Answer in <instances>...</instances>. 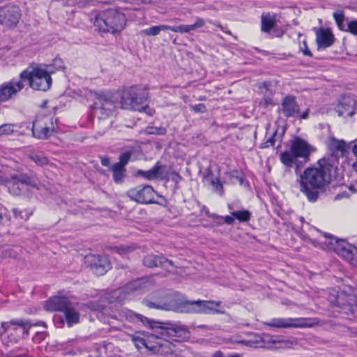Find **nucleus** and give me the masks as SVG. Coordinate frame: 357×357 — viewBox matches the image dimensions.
<instances>
[{"label": "nucleus", "mask_w": 357, "mask_h": 357, "mask_svg": "<svg viewBox=\"0 0 357 357\" xmlns=\"http://www.w3.org/2000/svg\"><path fill=\"white\" fill-rule=\"evenodd\" d=\"M110 161L108 158H101V164L105 167H108L109 165Z\"/></svg>", "instance_id": "4d7b16f0"}, {"label": "nucleus", "mask_w": 357, "mask_h": 357, "mask_svg": "<svg viewBox=\"0 0 357 357\" xmlns=\"http://www.w3.org/2000/svg\"><path fill=\"white\" fill-rule=\"evenodd\" d=\"M154 195V189L149 185L135 188L128 192L131 199L142 204L153 203Z\"/></svg>", "instance_id": "4468645a"}, {"label": "nucleus", "mask_w": 357, "mask_h": 357, "mask_svg": "<svg viewBox=\"0 0 357 357\" xmlns=\"http://www.w3.org/2000/svg\"><path fill=\"white\" fill-rule=\"evenodd\" d=\"M354 100L351 98H344L337 107L336 111L339 116H351L355 113Z\"/></svg>", "instance_id": "5701e85b"}, {"label": "nucleus", "mask_w": 357, "mask_h": 357, "mask_svg": "<svg viewBox=\"0 0 357 357\" xmlns=\"http://www.w3.org/2000/svg\"><path fill=\"white\" fill-rule=\"evenodd\" d=\"M353 152L354 155L357 157V144H356L353 148Z\"/></svg>", "instance_id": "0e129e2a"}, {"label": "nucleus", "mask_w": 357, "mask_h": 357, "mask_svg": "<svg viewBox=\"0 0 357 357\" xmlns=\"http://www.w3.org/2000/svg\"><path fill=\"white\" fill-rule=\"evenodd\" d=\"M119 94L117 91H101L95 95L93 112L99 118L110 116L119 106Z\"/></svg>", "instance_id": "20e7f679"}, {"label": "nucleus", "mask_w": 357, "mask_h": 357, "mask_svg": "<svg viewBox=\"0 0 357 357\" xmlns=\"http://www.w3.org/2000/svg\"><path fill=\"white\" fill-rule=\"evenodd\" d=\"M188 337L186 326L158 321V355L175 357V346L172 341H179Z\"/></svg>", "instance_id": "f03ea898"}, {"label": "nucleus", "mask_w": 357, "mask_h": 357, "mask_svg": "<svg viewBox=\"0 0 357 357\" xmlns=\"http://www.w3.org/2000/svg\"><path fill=\"white\" fill-rule=\"evenodd\" d=\"M86 260L96 275H104L111 268L110 261L106 256L89 255Z\"/></svg>", "instance_id": "2eb2a0df"}, {"label": "nucleus", "mask_w": 357, "mask_h": 357, "mask_svg": "<svg viewBox=\"0 0 357 357\" xmlns=\"http://www.w3.org/2000/svg\"><path fill=\"white\" fill-rule=\"evenodd\" d=\"M354 257H355V259H354V261L352 262V265H354V266H357V249H356V253H355Z\"/></svg>", "instance_id": "052dcab7"}, {"label": "nucleus", "mask_w": 357, "mask_h": 357, "mask_svg": "<svg viewBox=\"0 0 357 357\" xmlns=\"http://www.w3.org/2000/svg\"><path fill=\"white\" fill-rule=\"evenodd\" d=\"M13 132V126L11 124H3L0 126V135H9Z\"/></svg>", "instance_id": "49530a36"}, {"label": "nucleus", "mask_w": 357, "mask_h": 357, "mask_svg": "<svg viewBox=\"0 0 357 357\" xmlns=\"http://www.w3.org/2000/svg\"><path fill=\"white\" fill-rule=\"evenodd\" d=\"M52 71L48 70L42 67H36L31 71L24 70L20 74V79L27 80L29 86L34 90L47 91L52 85L51 73Z\"/></svg>", "instance_id": "0eeeda50"}, {"label": "nucleus", "mask_w": 357, "mask_h": 357, "mask_svg": "<svg viewBox=\"0 0 357 357\" xmlns=\"http://www.w3.org/2000/svg\"><path fill=\"white\" fill-rule=\"evenodd\" d=\"M316 321L310 318H275L266 322L265 324L276 328H310Z\"/></svg>", "instance_id": "1a4fd4ad"}, {"label": "nucleus", "mask_w": 357, "mask_h": 357, "mask_svg": "<svg viewBox=\"0 0 357 357\" xmlns=\"http://www.w3.org/2000/svg\"><path fill=\"white\" fill-rule=\"evenodd\" d=\"M211 357H240L239 354H233L228 356H225L224 354L220 351H217L212 354Z\"/></svg>", "instance_id": "864d4df0"}, {"label": "nucleus", "mask_w": 357, "mask_h": 357, "mask_svg": "<svg viewBox=\"0 0 357 357\" xmlns=\"http://www.w3.org/2000/svg\"><path fill=\"white\" fill-rule=\"evenodd\" d=\"M142 110L139 111L140 112H144L145 113H146L148 115H150V116H152L155 113V109H154L150 108L146 105H144L143 102L142 103Z\"/></svg>", "instance_id": "de8ad7c7"}, {"label": "nucleus", "mask_w": 357, "mask_h": 357, "mask_svg": "<svg viewBox=\"0 0 357 357\" xmlns=\"http://www.w3.org/2000/svg\"><path fill=\"white\" fill-rule=\"evenodd\" d=\"M308 116H309V109H307L305 112H304L301 114V119H307L308 118Z\"/></svg>", "instance_id": "bf43d9fd"}, {"label": "nucleus", "mask_w": 357, "mask_h": 357, "mask_svg": "<svg viewBox=\"0 0 357 357\" xmlns=\"http://www.w3.org/2000/svg\"><path fill=\"white\" fill-rule=\"evenodd\" d=\"M170 178L172 181H175L176 183H178V181H180L181 178L180 175L176 172H172L170 174Z\"/></svg>", "instance_id": "5fc2aeb1"}, {"label": "nucleus", "mask_w": 357, "mask_h": 357, "mask_svg": "<svg viewBox=\"0 0 357 357\" xmlns=\"http://www.w3.org/2000/svg\"><path fill=\"white\" fill-rule=\"evenodd\" d=\"M169 29L174 32H179V33H190L188 30V26L187 24H182L178 26H174L172 27L165 26H158V32L161 29Z\"/></svg>", "instance_id": "e433bc0d"}, {"label": "nucleus", "mask_w": 357, "mask_h": 357, "mask_svg": "<svg viewBox=\"0 0 357 357\" xmlns=\"http://www.w3.org/2000/svg\"><path fill=\"white\" fill-rule=\"evenodd\" d=\"M231 214L240 222H247L251 218V213L248 210L233 211Z\"/></svg>", "instance_id": "473e14b6"}, {"label": "nucleus", "mask_w": 357, "mask_h": 357, "mask_svg": "<svg viewBox=\"0 0 357 357\" xmlns=\"http://www.w3.org/2000/svg\"><path fill=\"white\" fill-rule=\"evenodd\" d=\"M344 197V194H342V195L339 194V195H337L335 197V199H340V198H342V197Z\"/></svg>", "instance_id": "338daca9"}, {"label": "nucleus", "mask_w": 357, "mask_h": 357, "mask_svg": "<svg viewBox=\"0 0 357 357\" xmlns=\"http://www.w3.org/2000/svg\"><path fill=\"white\" fill-rule=\"evenodd\" d=\"M165 132V130L164 128H158V135H162Z\"/></svg>", "instance_id": "680f3d73"}, {"label": "nucleus", "mask_w": 357, "mask_h": 357, "mask_svg": "<svg viewBox=\"0 0 357 357\" xmlns=\"http://www.w3.org/2000/svg\"><path fill=\"white\" fill-rule=\"evenodd\" d=\"M52 130L47 126H43L39 121H34L32 128V133L33 137L44 139H47L52 135Z\"/></svg>", "instance_id": "bb28decb"}, {"label": "nucleus", "mask_w": 357, "mask_h": 357, "mask_svg": "<svg viewBox=\"0 0 357 357\" xmlns=\"http://www.w3.org/2000/svg\"><path fill=\"white\" fill-rule=\"evenodd\" d=\"M335 22L340 30H344V16L342 11L337 10L333 13Z\"/></svg>", "instance_id": "4c0bfd02"}, {"label": "nucleus", "mask_w": 357, "mask_h": 357, "mask_svg": "<svg viewBox=\"0 0 357 357\" xmlns=\"http://www.w3.org/2000/svg\"><path fill=\"white\" fill-rule=\"evenodd\" d=\"M3 220V208L0 207V224Z\"/></svg>", "instance_id": "e2e57ef3"}, {"label": "nucleus", "mask_w": 357, "mask_h": 357, "mask_svg": "<svg viewBox=\"0 0 357 357\" xmlns=\"http://www.w3.org/2000/svg\"><path fill=\"white\" fill-rule=\"evenodd\" d=\"M204 25H205V21L202 18L197 17L195 22L194 24L188 25L189 32L195 31L198 28H202Z\"/></svg>", "instance_id": "ea45409f"}, {"label": "nucleus", "mask_w": 357, "mask_h": 357, "mask_svg": "<svg viewBox=\"0 0 357 357\" xmlns=\"http://www.w3.org/2000/svg\"><path fill=\"white\" fill-rule=\"evenodd\" d=\"M165 307L167 309H174V311L181 313H193L192 312V301H182L180 300L179 303H177L174 298L170 299L168 304L165 305Z\"/></svg>", "instance_id": "aec40b11"}, {"label": "nucleus", "mask_w": 357, "mask_h": 357, "mask_svg": "<svg viewBox=\"0 0 357 357\" xmlns=\"http://www.w3.org/2000/svg\"><path fill=\"white\" fill-rule=\"evenodd\" d=\"M144 264L149 268L156 266V257L154 255H148L144 259Z\"/></svg>", "instance_id": "c03bdc74"}, {"label": "nucleus", "mask_w": 357, "mask_h": 357, "mask_svg": "<svg viewBox=\"0 0 357 357\" xmlns=\"http://www.w3.org/2000/svg\"><path fill=\"white\" fill-rule=\"evenodd\" d=\"M6 185L10 194L18 196L24 192L28 188L40 190V183L35 175L26 174H13L7 178Z\"/></svg>", "instance_id": "6e6552de"}, {"label": "nucleus", "mask_w": 357, "mask_h": 357, "mask_svg": "<svg viewBox=\"0 0 357 357\" xmlns=\"http://www.w3.org/2000/svg\"><path fill=\"white\" fill-rule=\"evenodd\" d=\"M130 159V153L129 152H126L122 153L119 158V162L115 163V165H120L121 167H123L129 162Z\"/></svg>", "instance_id": "a18cd8bd"}, {"label": "nucleus", "mask_w": 357, "mask_h": 357, "mask_svg": "<svg viewBox=\"0 0 357 357\" xmlns=\"http://www.w3.org/2000/svg\"><path fill=\"white\" fill-rule=\"evenodd\" d=\"M65 316L68 327L79 322V313L75 307L70 302L62 312Z\"/></svg>", "instance_id": "4be33fe9"}, {"label": "nucleus", "mask_w": 357, "mask_h": 357, "mask_svg": "<svg viewBox=\"0 0 357 357\" xmlns=\"http://www.w3.org/2000/svg\"><path fill=\"white\" fill-rule=\"evenodd\" d=\"M126 15L119 9L109 8L99 13L94 25L100 32L116 33L121 32L126 25Z\"/></svg>", "instance_id": "7ed1b4c3"}, {"label": "nucleus", "mask_w": 357, "mask_h": 357, "mask_svg": "<svg viewBox=\"0 0 357 357\" xmlns=\"http://www.w3.org/2000/svg\"><path fill=\"white\" fill-rule=\"evenodd\" d=\"M329 301L332 305L341 308L346 314L354 313L357 306V297L354 294H347L344 291L331 295Z\"/></svg>", "instance_id": "9b49d317"}, {"label": "nucleus", "mask_w": 357, "mask_h": 357, "mask_svg": "<svg viewBox=\"0 0 357 357\" xmlns=\"http://www.w3.org/2000/svg\"><path fill=\"white\" fill-rule=\"evenodd\" d=\"M31 324L29 321H24L22 320H15L9 322H3L1 324V328L3 333H8L13 335L17 333L18 336L27 335L31 327Z\"/></svg>", "instance_id": "dca6fc26"}, {"label": "nucleus", "mask_w": 357, "mask_h": 357, "mask_svg": "<svg viewBox=\"0 0 357 357\" xmlns=\"http://www.w3.org/2000/svg\"><path fill=\"white\" fill-rule=\"evenodd\" d=\"M203 182L208 185L211 186L213 192L219 194L220 195H223V186L220 183L219 178L214 176L211 170H208L206 175L203 177Z\"/></svg>", "instance_id": "412c9836"}, {"label": "nucleus", "mask_w": 357, "mask_h": 357, "mask_svg": "<svg viewBox=\"0 0 357 357\" xmlns=\"http://www.w3.org/2000/svg\"><path fill=\"white\" fill-rule=\"evenodd\" d=\"M282 105L283 113L287 117L292 116L299 112V107L294 97L287 96L284 99Z\"/></svg>", "instance_id": "b1692460"}, {"label": "nucleus", "mask_w": 357, "mask_h": 357, "mask_svg": "<svg viewBox=\"0 0 357 357\" xmlns=\"http://www.w3.org/2000/svg\"><path fill=\"white\" fill-rule=\"evenodd\" d=\"M277 139L280 142L281 137L278 135L277 132H275L266 141L261 144L260 148L266 149L270 146H274L275 142Z\"/></svg>", "instance_id": "c9c22d12"}, {"label": "nucleus", "mask_w": 357, "mask_h": 357, "mask_svg": "<svg viewBox=\"0 0 357 357\" xmlns=\"http://www.w3.org/2000/svg\"><path fill=\"white\" fill-rule=\"evenodd\" d=\"M221 303V301H204L202 314H225V311L222 308H215L213 307V305L220 307Z\"/></svg>", "instance_id": "c85d7f7f"}, {"label": "nucleus", "mask_w": 357, "mask_h": 357, "mask_svg": "<svg viewBox=\"0 0 357 357\" xmlns=\"http://www.w3.org/2000/svg\"><path fill=\"white\" fill-rule=\"evenodd\" d=\"M275 17L270 15H261V31L269 32L275 25Z\"/></svg>", "instance_id": "7c9ffc66"}, {"label": "nucleus", "mask_w": 357, "mask_h": 357, "mask_svg": "<svg viewBox=\"0 0 357 357\" xmlns=\"http://www.w3.org/2000/svg\"><path fill=\"white\" fill-rule=\"evenodd\" d=\"M136 174L148 180L154 179L156 178V165L148 171L138 170Z\"/></svg>", "instance_id": "f704fd0d"}, {"label": "nucleus", "mask_w": 357, "mask_h": 357, "mask_svg": "<svg viewBox=\"0 0 357 357\" xmlns=\"http://www.w3.org/2000/svg\"><path fill=\"white\" fill-rule=\"evenodd\" d=\"M353 168L354 169V170L357 172V161L356 162L354 163L353 165Z\"/></svg>", "instance_id": "774afa93"}, {"label": "nucleus", "mask_w": 357, "mask_h": 357, "mask_svg": "<svg viewBox=\"0 0 357 357\" xmlns=\"http://www.w3.org/2000/svg\"><path fill=\"white\" fill-rule=\"evenodd\" d=\"M142 33H144L146 35L155 36L156 35V26H153L149 29H144L142 31Z\"/></svg>", "instance_id": "603ef678"}, {"label": "nucleus", "mask_w": 357, "mask_h": 357, "mask_svg": "<svg viewBox=\"0 0 357 357\" xmlns=\"http://www.w3.org/2000/svg\"><path fill=\"white\" fill-rule=\"evenodd\" d=\"M312 151V146L305 140L295 137L291 141L289 150L280 154V160L284 165L291 167L298 158L307 160Z\"/></svg>", "instance_id": "39448f33"}, {"label": "nucleus", "mask_w": 357, "mask_h": 357, "mask_svg": "<svg viewBox=\"0 0 357 357\" xmlns=\"http://www.w3.org/2000/svg\"><path fill=\"white\" fill-rule=\"evenodd\" d=\"M320 243L324 249L333 250L340 257L351 264L355 259L354 255L357 248L342 239H338L331 235L324 234L323 238L320 239Z\"/></svg>", "instance_id": "423d86ee"}, {"label": "nucleus", "mask_w": 357, "mask_h": 357, "mask_svg": "<svg viewBox=\"0 0 357 357\" xmlns=\"http://www.w3.org/2000/svg\"><path fill=\"white\" fill-rule=\"evenodd\" d=\"M130 250V248H126V249H120L119 250H121V252H119L120 254H122V253H124L126 251H128Z\"/></svg>", "instance_id": "69168bd1"}, {"label": "nucleus", "mask_w": 357, "mask_h": 357, "mask_svg": "<svg viewBox=\"0 0 357 357\" xmlns=\"http://www.w3.org/2000/svg\"><path fill=\"white\" fill-rule=\"evenodd\" d=\"M140 280H135L127 284L121 289H116L112 292V297L119 302H122L130 294L140 289Z\"/></svg>", "instance_id": "f3484780"}, {"label": "nucleus", "mask_w": 357, "mask_h": 357, "mask_svg": "<svg viewBox=\"0 0 357 357\" xmlns=\"http://www.w3.org/2000/svg\"><path fill=\"white\" fill-rule=\"evenodd\" d=\"M21 17L20 8L15 5L8 4L0 8V23L6 26H15Z\"/></svg>", "instance_id": "f8f14e48"}, {"label": "nucleus", "mask_w": 357, "mask_h": 357, "mask_svg": "<svg viewBox=\"0 0 357 357\" xmlns=\"http://www.w3.org/2000/svg\"><path fill=\"white\" fill-rule=\"evenodd\" d=\"M69 303L66 297L53 296L45 303L44 307L45 310L50 312H63Z\"/></svg>", "instance_id": "a211bd4d"}, {"label": "nucleus", "mask_w": 357, "mask_h": 357, "mask_svg": "<svg viewBox=\"0 0 357 357\" xmlns=\"http://www.w3.org/2000/svg\"><path fill=\"white\" fill-rule=\"evenodd\" d=\"M328 149L331 151L332 155L338 156L342 155L347 150V146L344 141L337 140L333 137L331 138L328 143Z\"/></svg>", "instance_id": "a878e982"}, {"label": "nucleus", "mask_w": 357, "mask_h": 357, "mask_svg": "<svg viewBox=\"0 0 357 357\" xmlns=\"http://www.w3.org/2000/svg\"><path fill=\"white\" fill-rule=\"evenodd\" d=\"M29 158L39 166L47 165L49 162L48 158L43 154L32 153L29 155Z\"/></svg>", "instance_id": "72a5a7b5"}, {"label": "nucleus", "mask_w": 357, "mask_h": 357, "mask_svg": "<svg viewBox=\"0 0 357 357\" xmlns=\"http://www.w3.org/2000/svg\"><path fill=\"white\" fill-rule=\"evenodd\" d=\"M316 40L320 47H328L335 40L334 36L328 29L321 28L316 33Z\"/></svg>", "instance_id": "6ab92c4d"}, {"label": "nucleus", "mask_w": 357, "mask_h": 357, "mask_svg": "<svg viewBox=\"0 0 357 357\" xmlns=\"http://www.w3.org/2000/svg\"><path fill=\"white\" fill-rule=\"evenodd\" d=\"M113 172V178L115 183H121L125 176L126 169L123 167H121L120 165H114L112 167Z\"/></svg>", "instance_id": "2f4dec72"}, {"label": "nucleus", "mask_w": 357, "mask_h": 357, "mask_svg": "<svg viewBox=\"0 0 357 357\" xmlns=\"http://www.w3.org/2000/svg\"><path fill=\"white\" fill-rule=\"evenodd\" d=\"M172 298H174L177 303H178L181 300L179 298V294L171 290H168L164 294H160L159 296V301H158V309L174 311V309H167L165 307V305L169 303Z\"/></svg>", "instance_id": "393cba45"}, {"label": "nucleus", "mask_w": 357, "mask_h": 357, "mask_svg": "<svg viewBox=\"0 0 357 357\" xmlns=\"http://www.w3.org/2000/svg\"><path fill=\"white\" fill-rule=\"evenodd\" d=\"M127 318L130 321L133 322H141L144 326H148L149 328H153L155 322L149 319L148 318L139 314H135L132 311H129L127 314Z\"/></svg>", "instance_id": "c756f323"}, {"label": "nucleus", "mask_w": 357, "mask_h": 357, "mask_svg": "<svg viewBox=\"0 0 357 357\" xmlns=\"http://www.w3.org/2000/svg\"><path fill=\"white\" fill-rule=\"evenodd\" d=\"M119 94L121 97L119 106L121 108L135 111L142 110V98L139 97L136 87L126 88Z\"/></svg>", "instance_id": "9d476101"}, {"label": "nucleus", "mask_w": 357, "mask_h": 357, "mask_svg": "<svg viewBox=\"0 0 357 357\" xmlns=\"http://www.w3.org/2000/svg\"><path fill=\"white\" fill-rule=\"evenodd\" d=\"M24 87L23 81L20 79H12L0 86V103L13 99Z\"/></svg>", "instance_id": "ddd939ff"}, {"label": "nucleus", "mask_w": 357, "mask_h": 357, "mask_svg": "<svg viewBox=\"0 0 357 357\" xmlns=\"http://www.w3.org/2000/svg\"><path fill=\"white\" fill-rule=\"evenodd\" d=\"M333 166L326 160L319 162L317 167L306 169L300 178L301 191L310 202H315L319 190L323 189L331 181Z\"/></svg>", "instance_id": "f257e3e1"}, {"label": "nucleus", "mask_w": 357, "mask_h": 357, "mask_svg": "<svg viewBox=\"0 0 357 357\" xmlns=\"http://www.w3.org/2000/svg\"><path fill=\"white\" fill-rule=\"evenodd\" d=\"M53 65L56 67V70H61L63 68V61L61 59H55L53 61Z\"/></svg>", "instance_id": "8fccbe9b"}, {"label": "nucleus", "mask_w": 357, "mask_h": 357, "mask_svg": "<svg viewBox=\"0 0 357 357\" xmlns=\"http://www.w3.org/2000/svg\"><path fill=\"white\" fill-rule=\"evenodd\" d=\"M192 305H193V313H197V314H202L203 312V305H204V301L203 300H197V301H192Z\"/></svg>", "instance_id": "79ce46f5"}, {"label": "nucleus", "mask_w": 357, "mask_h": 357, "mask_svg": "<svg viewBox=\"0 0 357 357\" xmlns=\"http://www.w3.org/2000/svg\"><path fill=\"white\" fill-rule=\"evenodd\" d=\"M144 133L145 135H155L156 133V127L155 126H148L144 130Z\"/></svg>", "instance_id": "3c124183"}, {"label": "nucleus", "mask_w": 357, "mask_h": 357, "mask_svg": "<svg viewBox=\"0 0 357 357\" xmlns=\"http://www.w3.org/2000/svg\"><path fill=\"white\" fill-rule=\"evenodd\" d=\"M192 109L195 112H204L206 110V107L204 104L200 103L192 106Z\"/></svg>", "instance_id": "09e8293b"}, {"label": "nucleus", "mask_w": 357, "mask_h": 357, "mask_svg": "<svg viewBox=\"0 0 357 357\" xmlns=\"http://www.w3.org/2000/svg\"><path fill=\"white\" fill-rule=\"evenodd\" d=\"M12 211H13L15 217L17 218H20V219H22V220H26L29 217V215L28 212L26 211H22V210H20L18 208H13L12 209Z\"/></svg>", "instance_id": "a19ab883"}, {"label": "nucleus", "mask_w": 357, "mask_h": 357, "mask_svg": "<svg viewBox=\"0 0 357 357\" xmlns=\"http://www.w3.org/2000/svg\"><path fill=\"white\" fill-rule=\"evenodd\" d=\"M160 268L163 271H158V275L165 276L166 273H172L175 270V266L172 261L164 257H158V268Z\"/></svg>", "instance_id": "cd10ccee"}, {"label": "nucleus", "mask_w": 357, "mask_h": 357, "mask_svg": "<svg viewBox=\"0 0 357 357\" xmlns=\"http://www.w3.org/2000/svg\"><path fill=\"white\" fill-rule=\"evenodd\" d=\"M273 105V102L272 98H266L264 99V105L266 107H268L269 105Z\"/></svg>", "instance_id": "13d9d810"}, {"label": "nucleus", "mask_w": 357, "mask_h": 357, "mask_svg": "<svg viewBox=\"0 0 357 357\" xmlns=\"http://www.w3.org/2000/svg\"><path fill=\"white\" fill-rule=\"evenodd\" d=\"M303 45H304V49L303 50V52L305 55L306 56H312V54L311 53V52L309 50V49L307 48V44L305 42H303Z\"/></svg>", "instance_id": "6e6d98bb"}, {"label": "nucleus", "mask_w": 357, "mask_h": 357, "mask_svg": "<svg viewBox=\"0 0 357 357\" xmlns=\"http://www.w3.org/2000/svg\"><path fill=\"white\" fill-rule=\"evenodd\" d=\"M208 217L215 219L224 220L225 222L227 225H232L234 222V217H233L232 215H227L225 217H222L215 214H208Z\"/></svg>", "instance_id": "37998d69"}, {"label": "nucleus", "mask_w": 357, "mask_h": 357, "mask_svg": "<svg viewBox=\"0 0 357 357\" xmlns=\"http://www.w3.org/2000/svg\"><path fill=\"white\" fill-rule=\"evenodd\" d=\"M345 31H349L354 36H357V20L348 22L347 26L344 25Z\"/></svg>", "instance_id": "58836bf2"}]
</instances>
